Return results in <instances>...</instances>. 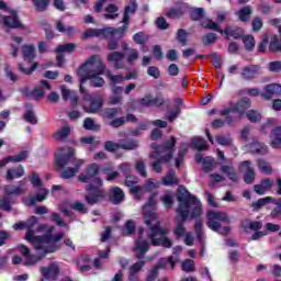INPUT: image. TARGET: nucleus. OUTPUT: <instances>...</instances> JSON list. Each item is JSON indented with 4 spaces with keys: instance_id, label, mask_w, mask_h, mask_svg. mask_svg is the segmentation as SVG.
Instances as JSON below:
<instances>
[{
    "instance_id": "obj_1",
    "label": "nucleus",
    "mask_w": 281,
    "mask_h": 281,
    "mask_svg": "<svg viewBox=\"0 0 281 281\" xmlns=\"http://www.w3.org/2000/svg\"><path fill=\"white\" fill-rule=\"evenodd\" d=\"M78 180L81 183H88L86 188L88 194L85 195V201L88 205H98V203L104 201L106 193L104 192V189H102L104 182L102 181V178H100V165H98V162L88 165L86 173H80Z\"/></svg>"
},
{
    "instance_id": "obj_2",
    "label": "nucleus",
    "mask_w": 281,
    "mask_h": 281,
    "mask_svg": "<svg viewBox=\"0 0 281 281\" xmlns=\"http://www.w3.org/2000/svg\"><path fill=\"white\" fill-rule=\"evenodd\" d=\"M104 71H106V65H104L102 58L98 55H92L78 70L80 83L86 85L87 80H89L90 87L100 89L104 87L105 83L104 78L100 77L103 76Z\"/></svg>"
},
{
    "instance_id": "obj_3",
    "label": "nucleus",
    "mask_w": 281,
    "mask_h": 281,
    "mask_svg": "<svg viewBox=\"0 0 281 281\" xmlns=\"http://www.w3.org/2000/svg\"><path fill=\"white\" fill-rule=\"evenodd\" d=\"M176 196L180 204L176 209L178 216L176 217L177 225L173 229V235L176 236V238H183V236H186L187 234L184 223L190 216V209L192 207V205H196V198L191 194V192L188 191V189H186L183 186L178 187Z\"/></svg>"
},
{
    "instance_id": "obj_4",
    "label": "nucleus",
    "mask_w": 281,
    "mask_h": 281,
    "mask_svg": "<svg viewBox=\"0 0 281 281\" xmlns=\"http://www.w3.org/2000/svg\"><path fill=\"white\" fill-rule=\"evenodd\" d=\"M144 221L145 225L149 227L147 237L149 238L153 247H164L165 249H170L172 247V240H170V237H168L170 231L161 227V222H156V224L153 225V223L157 221V213L154 211H145Z\"/></svg>"
},
{
    "instance_id": "obj_5",
    "label": "nucleus",
    "mask_w": 281,
    "mask_h": 281,
    "mask_svg": "<svg viewBox=\"0 0 281 281\" xmlns=\"http://www.w3.org/2000/svg\"><path fill=\"white\" fill-rule=\"evenodd\" d=\"M58 151L55 156V164L60 169V179H74V176L80 172L83 161L76 159V154L72 149L65 151V149L59 148Z\"/></svg>"
},
{
    "instance_id": "obj_6",
    "label": "nucleus",
    "mask_w": 281,
    "mask_h": 281,
    "mask_svg": "<svg viewBox=\"0 0 281 281\" xmlns=\"http://www.w3.org/2000/svg\"><path fill=\"white\" fill-rule=\"evenodd\" d=\"M85 102H89V105H85L86 113H100L102 106H104V95L100 92H92L83 97Z\"/></svg>"
},
{
    "instance_id": "obj_7",
    "label": "nucleus",
    "mask_w": 281,
    "mask_h": 281,
    "mask_svg": "<svg viewBox=\"0 0 281 281\" xmlns=\"http://www.w3.org/2000/svg\"><path fill=\"white\" fill-rule=\"evenodd\" d=\"M175 146H177V137L171 136L170 139L157 145L154 147V149L156 150L157 155H162L164 160L170 162L175 157Z\"/></svg>"
},
{
    "instance_id": "obj_8",
    "label": "nucleus",
    "mask_w": 281,
    "mask_h": 281,
    "mask_svg": "<svg viewBox=\"0 0 281 281\" xmlns=\"http://www.w3.org/2000/svg\"><path fill=\"white\" fill-rule=\"evenodd\" d=\"M206 218V225L209 229H212V232H218L221 223H229V217L227 216V213L221 211H207Z\"/></svg>"
},
{
    "instance_id": "obj_9",
    "label": "nucleus",
    "mask_w": 281,
    "mask_h": 281,
    "mask_svg": "<svg viewBox=\"0 0 281 281\" xmlns=\"http://www.w3.org/2000/svg\"><path fill=\"white\" fill-rule=\"evenodd\" d=\"M44 280L56 281L60 276V267L55 261L50 262L47 267H41L40 269Z\"/></svg>"
},
{
    "instance_id": "obj_10",
    "label": "nucleus",
    "mask_w": 281,
    "mask_h": 281,
    "mask_svg": "<svg viewBox=\"0 0 281 281\" xmlns=\"http://www.w3.org/2000/svg\"><path fill=\"white\" fill-rule=\"evenodd\" d=\"M3 25L10 30H25V25L19 19V13L14 10L10 11V15L3 16Z\"/></svg>"
},
{
    "instance_id": "obj_11",
    "label": "nucleus",
    "mask_w": 281,
    "mask_h": 281,
    "mask_svg": "<svg viewBox=\"0 0 281 281\" xmlns=\"http://www.w3.org/2000/svg\"><path fill=\"white\" fill-rule=\"evenodd\" d=\"M19 251L25 258L26 266L36 265V262H41V260H43V258H45V256L32 255V252L30 251V248H27V246H25L23 244L19 246Z\"/></svg>"
},
{
    "instance_id": "obj_12",
    "label": "nucleus",
    "mask_w": 281,
    "mask_h": 281,
    "mask_svg": "<svg viewBox=\"0 0 281 281\" xmlns=\"http://www.w3.org/2000/svg\"><path fill=\"white\" fill-rule=\"evenodd\" d=\"M137 0H130L127 5H125L124 8V13H123V19H122V23L124 25H128V23L131 22V15L134 16V14H137Z\"/></svg>"
},
{
    "instance_id": "obj_13",
    "label": "nucleus",
    "mask_w": 281,
    "mask_h": 281,
    "mask_svg": "<svg viewBox=\"0 0 281 281\" xmlns=\"http://www.w3.org/2000/svg\"><path fill=\"white\" fill-rule=\"evenodd\" d=\"M239 168H246V172L244 173V182L247 183V186H251V183L256 181V171L254 170V168H251V161H241L239 164Z\"/></svg>"
},
{
    "instance_id": "obj_14",
    "label": "nucleus",
    "mask_w": 281,
    "mask_h": 281,
    "mask_svg": "<svg viewBox=\"0 0 281 281\" xmlns=\"http://www.w3.org/2000/svg\"><path fill=\"white\" fill-rule=\"evenodd\" d=\"M45 243L49 244V243H54V235H49V234H44L42 236L35 235L33 237V239L30 241L31 245H33L34 249H36V251H41V249H43V245H45Z\"/></svg>"
},
{
    "instance_id": "obj_15",
    "label": "nucleus",
    "mask_w": 281,
    "mask_h": 281,
    "mask_svg": "<svg viewBox=\"0 0 281 281\" xmlns=\"http://www.w3.org/2000/svg\"><path fill=\"white\" fill-rule=\"evenodd\" d=\"M273 188V180L270 178H263L260 180L259 184L254 186V192L259 196H262Z\"/></svg>"
},
{
    "instance_id": "obj_16",
    "label": "nucleus",
    "mask_w": 281,
    "mask_h": 281,
    "mask_svg": "<svg viewBox=\"0 0 281 281\" xmlns=\"http://www.w3.org/2000/svg\"><path fill=\"white\" fill-rule=\"evenodd\" d=\"M149 249H150V244H148V241L137 240L134 247L135 258H137V260H144Z\"/></svg>"
},
{
    "instance_id": "obj_17",
    "label": "nucleus",
    "mask_w": 281,
    "mask_h": 281,
    "mask_svg": "<svg viewBox=\"0 0 281 281\" xmlns=\"http://www.w3.org/2000/svg\"><path fill=\"white\" fill-rule=\"evenodd\" d=\"M235 113L239 116L247 114L248 109H251V100L247 97H243L235 104H233Z\"/></svg>"
},
{
    "instance_id": "obj_18",
    "label": "nucleus",
    "mask_w": 281,
    "mask_h": 281,
    "mask_svg": "<svg viewBox=\"0 0 281 281\" xmlns=\"http://www.w3.org/2000/svg\"><path fill=\"white\" fill-rule=\"evenodd\" d=\"M27 159V150H22L15 156H7L5 158L0 160V168H5L8 164H19L21 161H25Z\"/></svg>"
},
{
    "instance_id": "obj_19",
    "label": "nucleus",
    "mask_w": 281,
    "mask_h": 281,
    "mask_svg": "<svg viewBox=\"0 0 281 281\" xmlns=\"http://www.w3.org/2000/svg\"><path fill=\"white\" fill-rule=\"evenodd\" d=\"M263 91L261 93V98L263 100H271L274 95H281V85L270 83L265 86Z\"/></svg>"
},
{
    "instance_id": "obj_20",
    "label": "nucleus",
    "mask_w": 281,
    "mask_h": 281,
    "mask_svg": "<svg viewBox=\"0 0 281 281\" xmlns=\"http://www.w3.org/2000/svg\"><path fill=\"white\" fill-rule=\"evenodd\" d=\"M21 177H25V167H23V165L9 168L7 170L4 179L5 181H14V179H21Z\"/></svg>"
},
{
    "instance_id": "obj_21",
    "label": "nucleus",
    "mask_w": 281,
    "mask_h": 281,
    "mask_svg": "<svg viewBox=\"0 0 281 281\" xmlns=\"http://www.w3.org/2000/svg\"><path fill=\"white\" fill-rule=\"evenodd\" d=\"M224 36L235 38V41H243L245 36V30L240 26H226L223 31Z\"/></svg>"
},
{
    "instance_id": "obj_22",
    "label": "nucleus",
    "mask_w": 281,
    "mask_h": 281,
    "mask_svg": "<svg viewBox=\"0 0 281 281\" xmlns=\"http://www.w3.org/2000/svg\"><path fill=\"white\" fill-rule=\"evenodd\" d=\"M23 186H25V181L21 180L18 182V186L14 184H7L4 187V193L8 196H20V194H24L25 191L23 190Z\"/></svg>"
},
{
    "instance_id": "obj_23",
    "label": "nucleus",
    "mask_w": 281,
    "mask_h": 281,
    "mask_svg": "<svg viewBox=\"0 0 281 281\" xmlns=\"http://www.w3.org/2000/svg\"><path fill=\"white\" fill-rule=\"evenodd\" d=\"M109 199L113 205H120L125 199L124 191L120 187L110 189Z\"/></svg>"
},
{
    "instance_id": "obj_24",
    "label": "nucleus",
    "mask_w": 281,
    "mask_h": 281,
    "mask_svg": "<svg viewBox=\"0 0 281 281\" xmlns=\"http://www.w3.org/2000/svg\"><path fill=\"white\" fill-rule=\"evenodd\" d=\"M76 265L81 273H87L90 269H93L91 257L89 255H81L76 260Z\"/></svg>"
},
{
    "instance_id": "obj_25",
    "label": "nucleus",
    "mask_w": 281,
    "mask_h": 281,
    "mask_svg": "<svg viewBox=\"0 0 281 281\" xmlns=\"http://www.w3.org/2000/svg\"><path fill=\"white\" fill-rule=\"evenodd\" d=\"M26 234H25V240L30 243L35 236L34 227L35 225H38V217L31 216L26 222Z\"/></svg>"
},
{
    "instance_id": "obj_26",
    "label": "nucleus",
    "mask_w": 281,
    "mask_h": 281,
    "mask_svg": "<svg viewBox=\"0 0 281 281\" xmlns=\"http://www.w3.org/2000/svg\"><path fill=\"white\" fill-rule=\"evenodd\" d=\"M257 74H260V65H249L243 69L241 78L244 80H254Z\"/></svg>"
},
{
    "instance_id": "obj_27",
    "label": "nucleus",
    "mask_w": 281,
    "mask_h": 281,
    "mask_svg": "<svg viewBox=\"0 0 281 281\" xmlns=\"http://www.w3.org/2000/svg\"><path fill=\"white\" fill-rule=\"evenodd\" d=\"M122 60H124V53L114 50L108 55V61L114 63V69H124Z\"/></svg>"
},
{
    "instance_id": "obj_28",
    "label": "nucleus",
    "mask_w": 281,
    "mask_h": 281,
    "mask_svg": "<svg viewBox=\"0 0 281 281\" xmlns=\"http://www.w3.org/2000/svg\"><path fill=\"white\" fill-rule=\"evenodd\" d=\"M24 108L26 109L24 113V120L29 124H33V125L38 124V119L36 117V113L34 112V104L25 103Z\"/></svg>"
},
{
    "instance_id": "obj_29",
    "label": "nucleus",
    "mask_w": 281,
    "mask_h": 281,
    "mask_svg": "<svg viewBox=\"0 0 281 281\" xmlns=\"http://www.w3.org/2000/svg\"><path fill=\"white\" fill-rule=\"evenodd\" d=\"M240 227H243L245 232L248 229H250V232H260V229H262V221L243 220Z\"/></svg>"
},
{
    "instance_id": "obj_30",
    "label": "nucleus",
    "mask_w": 281,
    "mask_h": 281,
    "mask_svg": "<svg viewBox=\"0 0 281 281\" xmlns=\"http://www.w3.org/2000/svg\"><path fill=\"white\" fill-rule=\"evenodd\" d=\"M162 186H166L167 188L171 186H179V178H177L175 169H169L167 175L162 177Z\"/></svg>"
},
{
    "instance_id": "obj_31",
    "label": "nucleus",
    "mask_w": 281,
    "mask_h": 281,
    "mask_svg": "<svg viewBox=\"0 0 281 281\" xmlns=\"http://www.w3.org/2000/svg\"><path fill=\"white\" fill-rule=\"evenodd\" d=\"M198 164H202V170L204 172H212L214 170V159L210 156L203 158V156L195 157Z\"/></svg>"
},
{
    "instance_id": "obj_32",
    "label": "nucleus",
    "mask_w": 281,
    "mask_h": 281,
    "mask_svg": "<svg viewBox=\"0 0 281 281\" xmlns=\"http://www.w3.org/2000/svg\"><path fill=\"white\" fill-rule=\"evenodd\" d=\"M104 10L106 13L103 14V18L108 21H115V19L120 16V14H117V12H120V7L115 3H110Z\"/></svg>"
},
{
    "instance_id": "obj_33",
    "label": "nucleus",
    "mask_w": 281,
    "mask_h": 281,
    "mask_svg": "<svg viewBox=\"0 0 281 281\" xmlns=\"http://www.w3.org/2000/svg\"><path fill=\"white\" fill-rule=\"evenodd\" d=\"M22 54L24 60L32 64L34 63V58H36V47H34V45H24L22 47Z\"/></svg>"
},
{
    "instance_id": "obj_34",
    "label": "nucleus",
    "mask_w": 281,
    "mask_h": 281,
    "mask_svg": "<svg viewBox=\"0 0 281 281\" xmlns=\"http://www.w3.org/2000/svg\"><path fill=\"white\" fill-rule=\"evenodd\" d=\"M270 137L271 148H281V126H277L274 130H272V134L270 135Z\"/></svg>"
},
{
    "instance_id": "obj_35",
    "label": "nucleus",
    "mask_w": 281,
    "mask_h": 281,
    "mask_svg": "<svg viewBox=\"0 0 281 281\" xmlns=\"http://www.w3.org/2000/svg\"><path fill=\"white\" fill-rule=\"evenodd\" d=\"M249 150L252 155H267V145L260 142H254L249 145Z\"/></svg>"
},
{
    "instance_id": "obj_36",
    "label": "nucleus",
    "mask_w": 281,
    "mask_h": 281,
    "mask_svg": "<svg viewBox=\"0 0 281 281\" xmlns=\"http://www.w3.org/2000/svg\"><path fill=\"white\" fill-rule=\"evenodd\" d=\"M93 36L106 38V29H88L82 34V38H93Z\"/></svg>"
},
{
    "instance_id": "obj_37",
    "label": "nucleus",
    "mask_w": 281,
    "mask_h": 281,
    "mask_svg": "<svg viewBox=\"0 0 281 281\" xmlns=\"http://www.w3.org/2000/svg\"><path fill=\"white\" fill-rule=\"evenodd\" d=\"M128 27V24H124L121 27H105V38H109V36H115V34H119L120 38H122L126 32V29Z\"/></svg>"
},
{
    "instance_id": "obj_38",
    "label": "nucleus",
    "mask_w": 281,
    "mask_h": 281,
    "mask_svg": "<svg viewBox=\"0 0 281 281\" xmlns=\"http://www.w3.org/2000/svg\"><path fill=\"white\" fill-rule=\"evenodd\" d=\"M271 201H273V198L271 196L261 198L258 201L252 202L250 207H252L254 212H258L259 210H262L265 205H269Z\"/></svg>"
},
{
    "instance_id": "obj_39",
    "label": "nucleus",
    "mask_w": 281,
    "mask_h": 281,
    "mask_svg": "<svg viewBox=\"0 0 281 281\" xmlns=\"http://www.w3.org/2000/svg\"><path fill=\"white\" fill-rule=\"evenodd\" d=\"M193 227H194L195 236H196L199 243L202 244V249H204L205 245L203 244V236H204L203 222L201 220H195Z\"/></svg>"
},
{
    "instance_id": "obj_40",
    "label": "nucleus",
    "mask_w": 281,
    "mask_h": 281,
    "mask_svg": "<svg viewBox=\"0 0 281 281\" xmlns=\"http://www.w3.org/2000/svg\"><path fill=\"white\" fill-rule=\"evenodd\" d=\"M241 41L244 43L246 52H252L254 49H256V38H254V35H244V37H241Z\"/></svg>"
},
{
    "instance_id": "obj_41",
    "label": "nucleus",
    "mask_w": 281,
    "mask_h": 281,
    "mask_svg": "<svg viewBox=\"0 0 281 281\" xmlns=\"http://www.w3.org/2000/svg\"><path fill=\"white\" fill-rule=\"evenodd\" d=\"M191 145L195 150H199L200 153L203 150H207V143L205 142V138L203 137H195L191 140Z\"/></svg>"
},
{
    "instance_id": "obj_42",
    "label": "nucleus",
    "mask_w": 281,
    "mask_h": 281,
    "mask_svg": "<svg viewBox=\"0 0 281 281\" xmlns=\"http://www.w3.org/2000/svg\"><path fill=\"white\" fill-rule=\"evenodd\" d=\"M36 69H38V63H33L30 68L25 67L24 64H18V70L20 74H24V76H32Z\"/></svg>"
},
{
    "instance_id": "obj_43",
    "label": "nucleus",
    "mask_w": 281,
    "mask_h": 281,
    "mask_svg": "<svg viewBox=\"0 0 281 281\" xmlns=\"http://www.w3.org/2000/svg\"><path fill=\"white\" fill-rule=\"evenodd\" d=\"M121 150H135L139 148V143L136 139H126L121 143Z\"/></svg>"
},
{
    "instance_id": "obj_44",
    "label": "nucleus",
    "mask_w": 281,
    "mask_h": 281,
    "mask_svg": "<svg viewBox=\"0 0 281 281\" xmlns=\"http://www.w3.org/2000/svg\"><path fill=\"white\" fill-rule=\"evenodd\" d=\"M71 133V127L69 126H64L61 128H59L54 135V139H57V140H63V139H67V137H69Z\"/></svg>"
},
{
    "instance_id": "obj_45",
    "label": "nucleus",
    "mask_w": 281,
    "mask_h": 281,
    "mask_svg": "<svg viewBox=\"0 0 281 281\" xmlns=\"http://www.w3.org/2000/svg\"><path fill=\"white\" fill-rule=\"evenodd\" d=\"M251 12H254V10L249 5H246L241 9H239V11H238L239 21H241L243 23L249 21L250 16H251Z\"/></svg>"
},
{
    "instance_id": "obj_46",
    "label": "nucleus",
    "mask_w": 281,
    "mask_h": 281,
    "mask_svg": "<svg viewBox=\"0 0 281 281\" xmlns=\"http://www.w3.org/2000/svg\"><path fill=\"white\" fill-rule=\"evenodd\" d=\"M65 52L67 54H74V52H76V44L67 43L56 47V54H65Z\"/></svg>"
},
{
    "instance_id": "obj_47",
    "label": "nucleus",
    "mask_w": 281,
    "mask_h": 281,
    "mask_svg": "<svg viewBox=\"0 0 281 281\" xmlns=\"http://www.w3.org/2000/svg\"><path fill=\"white\" fill-rule=\"evenodd\" d=\"M269 52L276 54V52H281V38L278 35H273L269 43Z\"/></svg>"
},
{
    "instance_id": "obj_48",
    "label": "nucleus",
    "mask_w": 281,
    "mask_h": 281,
    "mask_svg": "<svg viewBox=\"0 0 281 281\" xmlns=\"http://www.w3.org/2000/svg\"><path fill=\"white\" fill-rule=\"evenodd\" d=\"M188 31H186L184 29H179L177 31L176 40L178 41V43H180L182 47H186V45H188Z\"/></svg>"
},
{
    "instance_id": "obj_49",
    "label": "nucleus",
    "mask_w": 281,
    "mask_h": 281,
    "mask_svg": "<svg viewBox=\"0 0 281 281\" xmlns=\"http://www.w3.org/2000/svg\"><path fill=\"white\" fill-rule=\"evenodd\" d=\"M276 119H269L262 126L261 133L267 135V133H271L273 135V131L276 130Z\"/></svg>"
},
{
    "instance_id": "obj_50",
    "label": "nucleus",
    "mask_w": 281,
    "mask_h": 281,
    "mask_svg": "<svg viewBox=\"0 0 281 281\" xmlns=\"http://www.w3.org/2000/svg\"><path fill=\"white\" fill-rule=\"evenodd\" d=\"M246 117L251 122V124H256L257 122H260L262 120V114H260L256 110H248L246 112Z\"/></svg>"
},
{
    "instance_id": "obj_51",
    "label": "nucleus",
    "mask_w": 281,
    "mask_h": 281,
    "mask_svg": "<svg viewBox=\"0 0 281 281\" xmlns=\"http://www.w3.org/2000/svg\"><path fill=\"white\" fill-rule=\"evenodd\" d=\"M205 16V10L203 8H195L190 12L191 21H201Z\"/></svg>"
},
{
    "instance_id": "obj_52",
    "label": "nucleus",
    "mask_w": 281,
    "mask_h": 281,
    "mask_svg": "<svg viewBox=\"0 0 281 281\" xmlns=\"http://www.w3.org/2000/svg\"><path fill=\"white\" fill-rule=\"evenodd\" d=\"M120 149H122L121 143H115L113 140H106L104 143V150L108 153H117Z\"/></svg>"
},
{
    "instance_id": "obj_53",
    "label": "nucleus",
    "mask_w": 281,
    "mask_h": 281,
    "mask_svg": "<svg viewBox=\"0 0 281 281\" xmlns=\"http://www.w3.org/2000/svg\"><path fill=\"white\" fill-rule=\"evenodd\" d=\"M103 113L108 120H113L117 117V113H122V108H105Z\"/></svg>"
},
{
    "instance_id": "obj_54",
    "label": "nucleus",
    "mask_w": 281,
    "mask_h": 281,
    "mask_svg": "<svg viewBox=\"0 0 281 281\" xmlns=\"http://www.w3.org/2000/svg\"><path fill=\"white\" fill-rule=\"evenodd\" d=\"M181 269L182 271H184L186 273H192V271H195V266H194V260L192 259H186L184 261H182L181 263Z\"/></svg>"
},
{
    "instance_id": "obj_55",
    "label": "nucleus",
    "mask_w": 281,
    "mask_h": 281,
    "mask_svg": "<svg viewBox=\"0 0 281 281\" xmlns=\"http://www.w3.org/2000/svg\"><path fill=\"white\" fill-rule=\"evenodd\" d=\"M167 19H181L183 16V11L179 8H171L169 11L166 12Z\"/></svg>"
},
{
    "instance_id": "obj_56",
    "label": "nucleus",
    "mask_w": 281,
    "mask_h": 281,
    "mask_svg": "<svg viewBox=\"0 0 281 281\" xmlns=\"http://www.w3.org/2000/svg\"><path fill=\"white\" fill-rule=\"evenodd\" d=\"M33 5L37 10V12H45L49 5L50 0H32Z\"/></svg>"
},
{
    "instance_id": "obj_57",
    "label": "nucleus",
    "mask_w": 281,
    "mask_h": 281,
    "mask_svg": "<svg viewBox=\"0 0 281 281\" xmlns=\"http://www.w3.org/2000/svg\"><path fill=\"white\" fill-rule=\"evenodd\" d=\"M257 166L259 170H261V172H265V175H271V172H273L271 165H269L267 160H262V159L258 160Z\"/></svg>"
},
{
    "instance_id": "obj_58",
    "label": "nucleus",
    "mask_w": 281,
    "mask_h": 281,
    "mask_svg": "<svg viewBox=\"0 0 281 281\" xmlns=\"http://www.w3.org/2000/svg\"><path fill=\"white\" fill-rule=\"evenodd\" d=\"M216 38L215 33H207L206 35L202 36L201 41L205 47H210V45H214V43H216Z\"/></svg>"
},
{
    "instance_id": "obj_59",
    "label": "nucleus",
    "mask_w": 281,
    "mask_h": 281,
    "mask_svg": "<svg viewBox=\"0 0 281 281\" xmlns=\"http://www.w3.org/2000/svg\"><path fill=\"white\" fill-rule=\"evenodd\" d=\"M202 27H204L205 30H213L214 32H218L220 34H223L224 30L221 29V26H218V24H216V22L209 20L205 23L201 24Z\"/></svg>"
},
{
    "instance_id": "obj_60",
    "label": "nucleus",
    "mask_w": 281,
    "mask_h": 281,
    "mask_svg": "<svg viewBox=\"0 0 281 281\" xmlns=\"http://www.w3.org/2000/svg\"><path fill=\"white\" fill-rule=\"evenodd\" d=\"M222 172H224V175H227V177H228V179H231V181H233V182L238 181V176L236 175V171H234V169H232V167L222 166Z\"/></svg>"
},
{
    "instance_id": "obj_61",
    "label": "nucleus",
    "mask_w": 281,
    "mask_h": 281,
    "mask_svg": "<svg viewBox=\"0 0 281 281\" xmlns=\"http://www.w3.org/2000/svg\"><path fill=\"white\" fill-rule=\"evenodd\" d=\"M83 128L86 131H98V128H100V126L95 125V121H93V119L86 117L83 121Z\"/></svg>"
},
{
    "instance_id": "obj_62",
    "label": "nucleus",
    "mask_w": 281,
    "mask_h": 281,
    "mask_svg": "<svg viewBox=\"0 0 281 281\" xmlns=\"http://www.w3.org/2000/svg\"><path fill=\"white\" fill-rule=\"evenodd\" d=\"M29 181L33 188H41L43 186V180H41V177L36 172H33L31 176H29Z\"/></svg>"
},
{
    "instance_id": "obj_63",
    "label": "nucleus",
    "mask_w": 281,
    "mask_h": 281,
    "mask_svg": "<svg viewBox=\"0 0 281 281\" xmlns=\"http://www.w3.org/2000/svg\"><path fill=\"white\" fill-rule=\"evenodd\" d=\"M179 115H181V106H175L168 112L167 120L168 122H175Z\"/></svg>"
},
{
    "instance_id": "obj_64",
    "label": "nucleus",
    "mask_w": 281,
    "mask_h": 281,
    "mask_svg": "<svg viewBox=\"0 0 281 281\" xmlns=\"http://www.w3.org/2000/svg\"><path fill=\"white\" fill-rule=\"evenodd\" d=\"M136 172H138V175L140 177H144L146 179V177H148V172L146 171V164L144 162V160H138L136 162Z\"/></svg>"
}]
</instances>
